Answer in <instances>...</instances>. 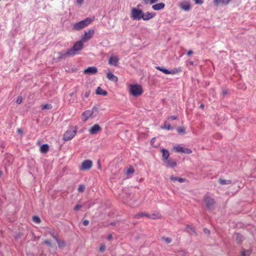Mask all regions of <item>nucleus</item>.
Masks as SVG:
<instances>
[{
    "mask_svg": "<svg viewBox=\"0 0 256 256\" xmlns=\"http://www.w3.org/2000/svg\"><path fill=\"white\" fill-rule=\"evenodd\" d=\"M130 93L134 96H138L143 92L142 86L138 84H132L129 86Z\"/></svg>",
    "mask_w": 256,
    "mask_h": 256,
    "instance_id": "f257e3e1",
    "label": "nucleus"
},
{
    "mask_svg": "<svg viewBox=\"0 0 256 256\" xmlns=\"http://www.w3.org/2000/svg\"><path fill=\"white\" fill-rule=\"evenodd\" d=\"M92 20H93L91 18H88L78 22H76L73 26V29L76 30H80L90 24Z\"/></svg>",
    "mask_w": 256,
    "mask_h": 256,
    "instance_id": "f03ea898",
    "label": "nucleus"
},
{
    "mask_svg": "<svg viewBox=\"0 0 256 256\" xmlns=\"http://www.w3.org/2000/svg\"><path fill=\"white\" fill-rule=\"evenodd\" d=\"M77 130L78 128L76 126L70 128L64 134L63 140L64 141H68L72 140L76 135Z\"/></svg>",
    "mask_w": 256,
    "mask_h": 256,
    "instance_id": "7ed1b4c3",
    "label": "nucleus"
},
{
    "mask_svg": "<svg viewBox=\"0 0 256 256\" xmlns=\"http://www.w3.org/2000/svg\"><path fill=\"white\" fill-rule=\"evenodd\" d=\"M83 42H82L80 40L76 42L72 47L69 49V50L72 56H75L78 54V52L84 48Z\"/></svg>",
    "mask_w": 256,
    "mask_h": 256,
    "instance_id": "20e7f679",
    "label": "nucleus"
},
{
    "mask_svg": "<svg viewBox=\"0 0 256 256\" xmlns=\"http://www.w3.org/2000/svg\"><path fill=\"white\" fill-rule=\"evenodd\" d=\"M156 69L162 72L164 74H178L182 71L181 68L178 67L177 68H174L172 70H169L162 67L157 66L156 67Z\"/></svg>",
    "mask_w": 256,
    "mask_h": 256,
    "instance_id": "39448f33",
    "label": "nucleus"
},
{
    "mask_svg": "<svg viewBox=\"0 0 256 256\" xmlns=\"http://www.w3.org/2000/svg\"><path fill=\"white\" fill-rule=\"evenodd\" d=\"M143 12L140 9L134 8L131 11L130 17L134 20H140L142 18Z\"/></svg>",
    "mask_w": 256,
    "mask_h": 256,
    "instance_id": "423d86ee",
    "label": "nucleus"
},
{
    "mask_svg": "<svg viewBox=\"0 0 256 256\" xmlns=\"http://www.w3.org/2000/svg\"><path fill=\"white\" fill-rule=\"evenodd\" d=\"M92 166V162L90 160H84L80 167V170H90Z\"/></svg>",
    "mask_w": 256,
    "mask_h": 256,
    "instance_id": "0eeeda50",
    "label": "nucleus"
},
{
    "mask_svg": "<svg viewBox=\"0 0 256 256\" xmlns=\"http://www.w3.org/2000/svg\"><path fill=\"white\" fill-rule=\"evenodd\" d=\"M94 30H89L88 32H85L84 34L82 36L80 40L83 42H86L90 39L94 34Z\"/></svg>",
    "mask_w": 256,
    "mask_h": 256,
    "instance_id": "6e6552de",
    "label": "nucleus"
},
{
    "mask_svg": "<svg viewBox=\"0 0 256 256\" xmlns=\"http://www.w3.org/2000/svg\"><path fill=\"white\" fill-rule=\"evenodd\" d=\"M204 201L208 209H212L215 203L214 200L208 196L204 197Z\"/></svg>",
    "mask_w": 256,
    "mask_h": 256,
    "instance_id": "1a4fd4ad",
    "label": "nucleus"
},
{
    "mask_svg": "<svg viewBox=\"0 0 256 256\" xmlns=\"http://www.w3.org/2000/svg\"><path fill=\"white\" fill-rule=\"evenodd\" d=\"M101 130V127L98 124H95L89 130V132L91 134H94L100 132Z\"/></svg>",
    "mask_w": 256,
    "mask_h": 256,
    "instance_id": "9d476101",
    "label": "nucleus"
},
{
    "mask_svg": "<svg viewBox=\"0 0 256 256\" xmlns=\"http://www.w3.org/2000/svg\"><path fill=\"white\" fill-rule=\"evenodd\" d=\"M94 114L92 110H89L84 112L82 114V116L84 121H86Z\"/></svg>",
    "mask_w": 256,
    "mask_h": 256,
    "instance_id": "9b49d317",
    "label": "nucleus"
},
{
    "mask_svg": "<svg viewBox=\"0 0 256 256\" xmlns=\"http://www.w3.org/2000/svg\"><path fill=\"white\" fill-rule=\"evenodd\" d=\"M179 6L181 9L185 11H188L191 8L190 4L186 2H182L179 4Z\"/></svg>",
    "mask_w": 256,
    "mask_h": 256,
    "instance_id": "f8f14e48",
    "label": "nucleus"
},
{
    "mask_svg": "<svg viewBox=\"0 0 256 256\" xmlns=\"http://www.w3.org/2000/svg\"><path fill=\"white\" fill-rule=\"evenodd\" d=\"M155 16L156 14L154 12H146L144 14L143 12L142 19L144 20H148L153 18Z\"/></svg>",
    "mask_w": 256,
    "mask_h": 256,
    "instance_id": "ddd939ff",
    "label": "nucleus"
},
{
    "mask_svg": "<svg viewBox=\"0 0 256 256\" xmlns=\"http://www.w3.org/2000/svg\"><path fill=\"white\" fill-rule=\"evenodd\" d=\"M71 56H72L71 55V54H70L69 50H68L66 52H60L58 53V58L59 60L65 59L66 58Z\"/></svg>",
    "mask_w": 256,
    "mask_h": 256,
    "instance_id": "4468645a",
    "label": "nucleus"
},
{
    "mask_svg": "<svg viewBox=\"0 0 256 256\" xmlns=\"http://www.w3.org/2000/svg\"><path fill=\"white\" fill-rule=\"evenodd\" d=\"M164 165L169 168H174L176 166V162L171 159H168L164 162Z\"/></svg>",
    "mask_w": 256,
    "mask_h": 256,
    "instance_id": "2eb2a0df",
    "label": "nucleus"
},
{
    "mask_svg": "<svg viewBox=\"0 0 256 256\" xmlns=\"http://www.w3.org/2000/svg\"><path fill=\"white\" fill-rule=\"evenodd\" d=\"M232 0H213V2L216 6L220 5H226Z\"/></svg>",
    "mask_w": 256,
    "mask_h": 256,
    "instance_id": "dca6fc26",
    "label": "nucleus"
},
{
    "mask_svg": "<svg viewBox=\"0 0 256 256\" xmlns=\"http://www.w3.org/2000/svg\"><path fill=\"white\" fill-rule=\"evenodd\" d=\"M118 62V58L117 56H112L109 58L108 64L110 65L116 66H117Z\"/></svg>",
    "mask_w": 256,
    "mask_h": 256,
    "instance_id": "f3484780",
    "label": "nucleus"
},
{
    "mask_svg": "<svg viewBox=\"0 0 256 256\" xmlns=\"http://www.w3.org/2000/svg\"><path fill=\"white\" fill-rule=\"evenodd\" d=\"M98 70L96 67L90 66L84 70V74H96Z\"/></svg>",
    "mask_w": 256,
    "mask_h": 256,
    "instance_id": "a211bd4d",
    "label": "nucleus"
},
{
    "mask_svg": "<svg viewBox=\"0 0 256 256\" xmlns=\"http://www.w3.org/2000/svg\"><path fill=\"white\" fill-rule=\"evenodd\" d=\"M165 4L163 2L158 3L152 6V8L154 10H160L164 8Z\"/></svg>",
    "mask_w": 256,
    "mask_h": 256,
    "instance_id": "6ab92c4d",
    "label": "nucleus"
},
{
    "mask_svg": "<svg viewBox=\"0 0 256 256\" xmlns=\"http://www.w3.org/2000/svg\"><path fill=\"white\" fill-rule=\"evenodd\" d=\"M107 78L110 81L117 82L118 81V78L114 76L112 72H108L106 74Z\"/></svg>",
    "mask_w": 256,
    "mask_h": 256,
    "instance_id": "aec40b11",
    "label": "nucleus"
},
{
    "mask_svg": "<svg viewBox=\"0 0 256 256\" xmlns=\"http://www.w3.org/2000/svg\"><path fill=\"white\" fill-rule=\"evenodd\" d=\"M162 218V216L160 214L159 212H156L154 213H152V214H148V218L152 219V220H156V219H159Z\"/></svg>",
    "mask_w": 256,
    "mask_h": 256,
    "instance_id": "412c9836",
    "label": "nucleus"
},
{
    "mask_svg": "<svg viewBox=\"0 0 256 256\" xmlns=\"http://www.w3.org/2000/svg\"><path fill=\"white\" fill-rule=\"evenodd\" d=\"M96 94L98 95L106 96L108 94V92L102 89L100 86H98L96 90Z\"/></svg>",
    "mask_w": 256,
    "mask_h": 256,
    "instance_id": "4be33fe9",
    "label": "nucleus"
},
{
    "mask_svg": "<svg viewBox=\"0 0 256 256\" xmlns=\"http://www.w3.org/2000/svg\"><path fill=\"white\" fill-rule=\"evenodd\" d=\"M162 152V160H164V162L166 160L168 159L169 156H170V154H169V152L168 150H166V149H162V150H161Z\"/></svg>",
    "mask_w": 256,
    "mask_h": 256,
    "instance_id": "5701e85b",
    "label": "nucleus"
},
{
    "mask_svg": "<svg viewBox=\"0 0 256 256\" xmlns=\"http://www.w3.org/2000/svg\"><path fill=\"white\" fill-rule=\"evenodd\" d=\"M53 238L58 242L59 248H62L66 246V244L64 240H60L57 236H53Z\"/></svg>",
    "mask_w": 256,
    "mask_h": 256,
    "instance_id": "b1692460",
    "label": "nucleus"
},
{
    "mask_svg": "<svg viewBox=\"0 0 256 256\" xmlns=\"http://www.w3.org/2000/svg\"><path fill=\"white\" fill-rule=\"evenodd\" d=\"M170 180L174 182L177 181L180 183L184 182H186V179H184V178H178V177L172 176L170 178Z\"/></svg>",
    "mask_w": 256,
    "mask_h": 256,
    "instance_id": "393cba45",
    "label": "nucleus"
},
{
    "mask_svg": "<svg viewBox=\"0 0 256 256\" xmlns=\"http://www.w3.org/2000/svg\"><path fill=\"white\" fill-rule=\"evenodd\" d=\"M218 182L221 185L230 184H232V181L228 180L219 178Z\"/></svg>",
    "mask_w": 256,
    "mask_h": 256,
    "instance_id": "a878e982",
    "label": "nucleus"
},
{
    "mask_svg": "<svg viewBox=\"0 0 256 256\" xmlns=\"http://www.w3.org/2000/svg\"><path fill=\"white\" fill-rule=\"evenodd\" d=\"M49 149V146L47 144H42L40 147V152L42 153H46Z\"/></svg>",
    "mask_w": 256,
    "mask_h": 256,
    "instance_id": "bb28decb",
    "label": "nucleus"
},
{
    "mask_svg": "<svg viewBox=\"0 0 256 256\" xmlns=\"http://www.w3.org/2000/svg\"><path fill=\"white\" fill-rule=\"evenodd\" d=\"M146 216L147 218H148V214H147L146 212H140L138 214H136L135 216H134V218H140L143 216Z\"/></svg>",
    "mask_w": 256,
    "mask_h": 256,
    "instance_id": "cd10ccee",
    "label": "nucleus"
},
{
    "mask_svg": "<svg viewBox=\"0 0 256 256\" xmlns=\"http://www.w3.org/2000/svg\"><path fill=\"white\" fill-rule=\"evenodd\" d=\"M184 148H183L182 146H174V148H173L175 152H182V153L183 152Z\"/></svg>",
    "mask_w": 256,
    "mask_h": 256,
    "instance_id": "c85d7f7f",
    "label": "nucleus"
},
{
    "mask_svg": "<svg viewBox=\"0 0 256 256\" xmlns=\"http://www.w3.org/2000/svg\"><path fill=\"white\" fill-rule=\"evenodd\" d=\"M42 110H50L52 108V106L51 104H46L42 105L41 106Z\"/></svg>",
    "mask_w": 256,
    "mask_h": 256,
    "instance_id": "c756f323",
    "label": "nucleus"
},
{
    "mask_svg": "<svg viewBox=\"0 0 256 256\" xmlns=\"http://www.w3.org/2000/svg\"><path fill=\"white\" fill-rule=\"evenodd\" d=\"M134 172V168H133V166H130L126 170V174L130 175V174H133Z\"/></svg>",
    "mask_w": 256,
    "mask_h": 256,
    "instance_id": "7c9ffc66",
    "label": "nucleus"
},
{
    "mask_svg": "<svg viewBox=\"0 0 256 256\" xmlns=\"http://www.w3.org/2000/svg\"><path fill=\"white\" fill-rule=\"evenodd\" d=\"M162 128L166 129L167 130H170L171 128V126L170 124L165 122Z\"/></svg>",
    "mask_w": 256,
    "mask_h": 256,
    "instance_id": "2f4dec72",
    "label": "nucleus"
},
{
    "mask_svg": "<svg viewBox=\"0 0 256 256\" xmlns=\"http://www.w3.org/2000/svg\"><path fill=\"white\" fill-rule=\"evenodd\" d=\"M250 254V251L248 250H244L242 252V256H248Z\"/></svg>",
    "mask_w": 256,
    "mask_h": 256,
    "instance_id": "473e14b6",
    "label": "nucleus"
},
{
    "mask_svg": "<svg viewBox=\"0 0 256 256\" xmlns=\"http://www.w3.org/2000/svg\"><path fill=\"white\" fill-rule=\"evenodd\" d=\"M32 220L36 224H40L41 222L40 218L37 216H34L32 217Z\"/></svg>",
    "mask_w": 256,
    "mask_h": 256,
    "instance_id": "72a5a7b5",
    "label": "nucleus"
},
{
    "mask_svg": "<svg viewBox=\"0 0 256 256\" xmlns=\"http://www.w3.org/2000/svg\"><path fill=\"white\" fill-rule=\"evenodd\" d=\"M84 190H85V186L84 185L80 184L78 186V190L80 192H84Z\"/></svg>",
    "mask_w": 256,
    "mask_h": 256,
    "instance_id": "f704fd0d",
    "label": "nucleus"
},
{
    "mask_svg": "<svg viewBox=\"0 0 256 256\" xmlns=\"http://www.w3.org/2000/svg\"><path fill=\"white\" fill-rule=\"evenodd\" d=\"M177 131L179 134H184L186 132L185 128L184 127H178L177 128Z\"/></svg>",
    "mask_w": 256,
    "mask_h": 256,
    "instance_id": "c9c22d12",
    "label": "nucleus"
},
{
    "mask_svg": "<svg viewBox=\"0 0 256 256\" xmlns=\"http://www.w3.org/2000/svg\"><path fill=\"white\" fill-rule=\"evenodd\" d=\"M186 230L190 234H195V230L193 228L188 226L186 228Z\"/></svg>",
    "mask_w": 256,
    "mask_h": 256,
    "instance_id": "e433bc0d",
    "label": "nucleus"
},
{
    "mask_svg": "<svg viewBox=\"0 0 256 256\" xmlns=\"http://www.w3.org/2000/svg\"><path fill=\"white\" fill-rule=\"evenodd\" d=\"M236 240L238 242H240L242 241V236L240 234H236Z\"/></svg>",
    "mask_w": 256,
    "mask_h": 256,
    "instance_id": "4c0bfd02",
    "label": "nucleus"
},
{
    "mask_svg": "<svg viewBox=\"0 0 256 256\" xmlns=\"http://www.w3.org/2000/svg\"><path fill=\"white\" fill-rule=\"evenodd\" d=\"M192 152V151L191 150L188 148H184L183 150L182 153H185L187 154H190Z\"/></svg>",
    "mask_w": 256,
    "mask_h": 256,
    "instance_id": "58836bf2",
    "label": "nucleus"
},
{
    "mask_svg": "<svg viewBox=\"0 0 256 256\" xmlns=\"http://www.w3.org/2000/svg\"><path fill=\"white\" fill-rule=\"evenodd\" d=\"M106 245L104 244H101L100 247V251L101 252H104L106 250Z\"/></svg>",
    "mask_w": 256,
    "mask_h": 256,
    "instance_id": "ea45409f",
    "label": "nucleus"
},
{
    "mask_svg": "<svg viewBox=\"0 0 256 256\" xmlns=\"http://www.w3.org/2000/svg\"><path fill=\"white\" fill-rule=\"evenodd\" d=\"M162 239L167 244H170L172 242V239L170 238H162Z\"/></svg>",
    "mask_w": 256,
    "mask_h": 256,
    "instance_id": "a19ab883",
    "label": "nucleus"
},
{
    "mask_svg": "<svg viewBox=\"0 0 256 256\" xmlns=\"http://www.w3.org/2000/svg\"><path fill=\"white\" fill-rule=\"evenodd\" d=\"M42 244H45L48 246H52V242L50 240H44Z\"/></svg>",
    "mask_w": 256,
    "mask_h": 256,
    "instance_id": "79ce46f5",
    "label": "nucleus"
},
{
    "mask_svg": "<svg viewBox=\"0 0 256 256\" xmlns=\"http://www.w3.org/2000/svg\"><path fill=\"white\" fill-rule=\"evenodd\" d=\"M22 102V96H18L17 98L16 102L18 104H20Z\"/></svg>",
    "mask_w": 256,
    "mask_h": 256,
    "instance_id": "37998d69",
    "label": "nucleus"
},
{
    "mask_svg": "<svg viewBox=\"0 0 256 256\" xmlns=\"http://www.w3.org/2000/svg\"><path fill=\"white\" fill-rule=\"evenodd\" d=\"M82 205L78 204L74 208V210H78L80 208H82Z\"/></svg>",
    "mask_w": 256,
    "mask_h": 256,
    "instance_id": "c03bdc74",
    "label": "nucleus"
},
{
    "mask_svg": "<svg viewBox=\"0 0 256 256\" xmlns=\"http://www.w3.org/2000/svg\"><path fill=\"white\" fill-rule=\"evenodd\" d=\"M196 4H203V0H194Z\"/></svg>",
    "mask_w": 256,
    "mask_h": 256,
    "instance_id": "a18cd8bd",
    "label": "nucleus"
},
{
    "mask_svg": "<svg viewBox=\"0 0 256 256\" xmlns=\"http://www.w3.org/2000/svg\"><path fill=\"white\" fill-rule=\"evenodd\" d=\"M17 132L21 135H22L24 133L23 130L20 128L17 129Z\"/></svg>",
    "mask_w": 256,
    "mask_h": 256,
    "instance_id": "49530a36",
    "label": "nucleus"
},
{
    "mask_svg": "<svg viewBox=\"0 0 256 256\" xmlns=\"http://www.w3.org/2000/svg\"><path fill=\"white\" fill-rule=\"evenodd\" d=\"M228 94V91L226 90H223L222 91V94L224 96H225Z\"/></svg>",
    "mask_w": 256,
    "mask_h": 256,
    "instance_id": "de8ad7c7",
    "label": "nucleus"
},
{
    "mask_svg": "<svg viewBox=\"0 0 256 256\" xmlns=\"http://www.w3.org/2000/svg\"><path fill=\"white\" fill-rule=\"evenodd\" d=\"M89 224V221L88 220H84V222H83V224L85 226H86L88 224Z\"/></svg>",
    "mask_w": 256,
    "mask_h": 256,
    "instance_id": "09e8293b",
    "label": "nucleus"
},
{
    "mask_svg": "<svg viewBox=\"0 0 256 256\" xmlns=\"http://www.w3.org/2000/svg\"><path fill=\"white\" fill-rule=\"evenodd\" d=\"M84 0H76V2L79 5L81 6Z\"/></svg>",
    "mask_w": 256,
    "mask_h": 256,
    "instance_id": "8fccbe9b",
    "label": "nucleus"
},
{
    "mask_svg": "<svg viewBox=\"0 0 256 256\" xmlns=\"http://www.w3.org/2000/svg\"><path fill=\"white\" fill-rule=\"evenodd\" d=\"M176 118H177V117L176 116H171L168 118V119L171 120H176Z\"/></svg>",
    "mask_w": 256,
    "mask_h": 256,
    "instance_id": "3c124183",
    "label": "nucleus"
},
{
    "mask_svg": "<svg viewBox=\"0 0 256 256\" xmlns=\"http://www.w3.org/2000/svg\"><path fill=\"white\" fill-rule=\"evenodd\" d=\"M90 92H86L84 94L85 97L86 98H88L90 95Z\"/></svg>",
    "mask_w": 256,
    "mask_h": 256,
    "instance_id": "603ef678",
    "label": "nucleus"
},
{
    "mask_svg": "<svg viewBox=\"0 0 256 256\" xmlns=\"http://www.w3.org/2000/svg\"><path fill=\"white\" fill-rule=\"evenodd\" d=\"M204 232L206 234H210V232L208 230H207V229H204Z\"/></svg>",
    "mask_w": 256,
    "mask_h": 256,
    "instance_id": "864d4df0",
    "label": "nucleus"
},
{
    "mask_svg": "<svg viewBox=\"0 0 256 256\" xmlns=\"http://www.w3.org/2000/svg\"><path fill=\"white\" fill-rule=\"evenodd\" d=\"M193 54V52H192V50H188V51L187 54H188V56H190V55H191V54Z\"/></svg>",
    "mask_w": 256,
    "mask_h": 256,
    "instance_id": "5fc2aeb1",
    "label": "nucleus"
},
{
    "mask_svg": "<svg viewBox=\"0 0 256 256\" xmlns=\"http://www.w3.org/2000/svg\"><path fill=\"white\" fill-rule=\"evenodd\" d=\"M188 64H190V66H193L194 63V62H192V61H190V62H188Z\"/></svg>",
    "mask_w": 256,
    "mask_h": 256,
    "instance_id": "6e6d98bb",
    "label": "nucleus"
},
{
    "mask_svg": "<svg viewBox=\"0 0 256 256\" xmlns=\"http://www.w3.org/2000/svg\"><path fill=\"white\" fill-rule=\"evenodd\" d=\"M8 156L12 160L13 158H12V156H11V155H8Z\"/></svg>",
    "mask_w": 256,
    "mask_h": 256,
    "instance_id": "4d7b16f0",
    "label": "nucleus"
},
{
    "mask_svg": "<svg viewBox=\"0 0 256 256\" xmlns=\"http://www.w3.org/2000/svg\"><path fill=\"white\" fill-rule=\"evenodd\" d=\"M112 238V235H110V236H108V239H109V240H110V239H111V238Z\"/></svg>",
    "mask_w": 256,
    "mask_h": 256,
    "instance_id": "13d9d810",
    "label": "nucleus"
},
{
    "mask_svg": "<svg viewBox=\"0 0 256 256\" xmlns=\"http://www.w3.org/2000/svg\"><path fill=\"white\" fill-rule=\"evenodd\" d=\"M98 168L99 169H101V166L100 164V162H98Z\"/></svg>",
    "mask_w": 256,
    "mask_h": 256,
    "instance_id": "bf43d9fd",
    "label": "nucleus"
},
{
    "mask_svg": "<svg viewBox=\"0 0 256 256\" xmlns=\"http://www.w3.org/2000/svg\"><path fill=\"white\" fill-rule=\"evenodd\" d=\"M50 234H51V235H52V237H53V236H56L54 235V233L53 232H52Z\"/></svg>",
    "mask_w": 256,
    "mask_h": 256,
    "instance_id": "052dcab7",
    "label": "nucleus"
},
{
    "mask_svg": "<svg viewBox=\"0 0 256 256\" xmlns=\"http://www.w3.org/2000/svg\"><path fill=\"white\" fill-rule=\"evenodd\" d=\"M200 107L201 108H204V104H201V105H200Z\"/></svg>",
    "mask_w": 256,
    "mask_h": 256,
    "instance_id": "680f3d73",
    "label": "nucleus"
},
{
    "mask_svg": "<svg viewBox=\"0 0 256 256\" xmlns=\"http://www.w3.org/2000/svg\"><path fill=\"white\" fill-rule=\"evenodd\" d=\"M70 96H73V92L70 93Z\"/></svg>",
    "mask_w": 256,
    "mask_h": 256,
    "instance_id": "e2e57ef3",
    "label": "nucleus"
},
{
    "mask_svg": "<svg viewBox=\"0 0 256 256\" xmlns=\"http://www.w3.org/2000/svg\"><path fill=\"white\" fill-rule=\"evenodd\" d=\"M2 172L0 170V177L2 176Z\"/></svg>",
    "mask_w": 256,
    "mask_h": 256,
    "instance_id": "0e129e2a",
    "label": "nucleus"
},
{
    "mask_svg": "<svg viewBox=\"0 0 256 256\" xmlns=\"http://www.w3.org/2000/svg\"><path fill=\"white\" fill-rule=\"evenodd\" d=\"M154 140V138H152V140H151V142H152Z\"/></svg>",
    "mask_w": 256,
    "mask_h": 256,
    "instance_id": "69168bd1",
    "label": "nucleus"
},
{
    "mask_svg": "<svg viewBox=\"0 0 256 256\" xmlns=\"http://www.w3.org/2000/svg\"><path fill=\"white\" fill-rule=\"evenodd\" d=\"M154 140V138H152V140H151V142H152Z\"/></svg>",
    "mask_w": 256,
    "mask_h": 256,
    "instance_id": "338daca9",
    "label": "nucleus"
},
{
    "mask_svg": "<svg viewBox=\"0 0 256 256\" xmlns=\"http://www.w3.org/2000/svg\"><path fill=\"white\" fill-rule=\"evenodd\" d=\"M154 140V138H152V140H151V142H152Z\"/></svg>",
    "mask_w": 256,
    "mask_h": 256,
    "instance_id": "774afa93",
    "label": "nucleus"
}]
</instances>
